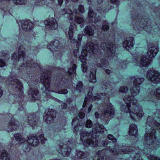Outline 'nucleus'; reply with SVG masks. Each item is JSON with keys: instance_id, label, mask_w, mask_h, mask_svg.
<instances>
[{"instance_id": "79ce46f5", "label": "nucleus", "mask_w": 160, "mask_h": 160, "mask_svg": "<svg viewBox=\"0 0 160 160\" xmlns=\"http://www.w3.org/2000/svg\"><path fill=\"white\" fill-rule=\"evenodd\" d=\"M76 66L75 64H73L72 67V68L68 69V74L69 75H71L72 74H76Z\"/></svg>"}, {"instance_id": "9d476101", "label": "nucleus", "mask_w": 160, "mask_h": 160, "mask_svg": "<svg viewBox=\"0 0 160 160\" xmlns=\"http://www.w3.org/2000/svg\"><path fill=\"white\" fill-rule=\"evenodd\" d=\"M56 114V112L53 109H49L45 115L44 116L43 120L47 124H51L53 122Z\"/></svg>"}, {"instance_id": "20e7f679", "label": "nucleus", "mask_w": 160, "mask_h": 160, "mask_svg": "<svg viewBox=\"0 0 160 160\" xmlns=\"http://www.w3.org/2000/svg\"><path fill=\"white\" fill-rule=\"evenodd\" d=\"M132 16V24L135 30L139 29L141 28H144L147 25L148 19L142 18L137 11H135L131 12Z\"/></svg>"}, {"instance_id": "f03ea898", "label": "nucleus", "mask_w": 160, "mask_h": 160, "mask_svg": "<svg viewBox=\"0 0 160 160\" xmlns=\"http://www.w3.org/2000/svg\"><path fill=\"white\" fill-rule=\"evenodd\" d=\"M133 98L131 96H125L123 100L126 105H121L120 110L124 112H128L131 119L135 120L136 116L141 118L143 116L144 113L142 107L138 103L137 100L132 99Z\"/></svg>"}, {"instance_id": "a18cd8bd", "label": "nucleus", "mask_w": 160, "mask_h": 160, "mask_svg": "<svg viewBox=\"0 0 160 160\" xmlns=\"http://www.w3.org/2000/svg\"><path fill=\"white\" fill-rule=\"evenodd\" d=\"M108 23L106 21L103 22L102 24V29L105 31H107L109 29Z\"/></svg>"}, {"instance_id": "7c9ffc66", "label": "nucleus", "mask_w": 160, "mask_h": 160, "mask_svg": "<svg viewBox=\"0 0 160 160\" xmlns=\"http://www.w3.org/2000/svg\"><path fill=\"white\" fill-rule=\"evenodd\" d=\"M74 26L72 25L70 26L68 31V35L70 40L72 43H74L76 42L75 40L73 37Z\"/></svg>"}, {"instance_id": "774afa93", "label": "nucleus", "mask_w": 160, "mask_h": 160, "mask_svg": "<svg viewBox=\"0 0 160 160\" xmlns=\"http://www.w3.org/2000/svg\"><path fill=\"white\" fill-rule=\"evenodd\" d=\"M94 115L96 118H98L100 117L99 114L98 112L95 113Z\"/></svg>"}, {"instance_id": "e2e57ef3", "label": "nucleus", "mask_w": 160, "mask_h": 160, "mask_svg": "<svg viewBox=\"0 0 160 160\" xmlns=\"http://www.w3.org/2000/svg\"><path fill=\"white\" fill-rule=\"evenodd\" d=\"M78 116L80 118H83L85 117V114L83 112H80L79 113Z\"/></svg>"}, {"instance_id": "de8ad7c7", "label": "nucleus", "mask_w": 160, "mask_h": 160, "mask_svg": "<svg viewBox=\"0 0 160 160\" xmlns=\"http://www.w3.org/2000/svg\"><path fill=\"white\" fill-rule=\"evenodd\" d=\"M128 90V89L127 87H121L119 89V92H120L126 93Z\"/></svg>"}, {"instance_id": "37998d69", "label": "nucleus", "mask_w": 160, "mask_h": 160, "mask_svg": "<svg viewBox=\"0 0 160 160\" xmlns=\"http://www.w3.org/2000/svg\"><path fill=\"white\" fill-rule=\"evenodd\" d=\"M71 82L70 79H68L66 78H62L61 80L60 81V83L62 84V85L64 87H67V85L69 83Z\"/></svg>"}, {"instance_id": "5701e85b", "label": "nucleus", "mask_w": 160, "mask_h": 160, "mask_svg": "<svg viewBox=\"0 0 160 160\" xmlns=\"http://www.w3.org/2000/svg\"><path fill=\"white\" fill-rule=\"evenodd\" d=\"M22 28L25 31H31L33 27V24L29 20H27L22 23Z\"/></svg>"}, {"instance_id": "ddd939ff", "label": "nucleus", "mask_w": 160, "mask_h": 160, "mask_svg": "<svg viewBox=\"0 0 160 160\" xmlns=\"http://www.w3.org/2000/svg\"><path fill=\"white\" fill-rule=\"evenodd\" d=\"M101 48L104 51H107L108 55L110 56L113 55L115 50V47L112 43L106 44L102 43L101 45Z\"/></svg>"}, {"instance_id": "69168bd1", "label": "nucleus", "mask_w": 160, "mask_h": 160, "mask_svg": "<svg viewBox=\"0 0 160 160\" xmlns=\"http://www.w3.org/2000/svg\"><path fill=\"white\" fill-rule=\"evenodd\" d=\"M87 100H88L87 98H85L84 102L83 104V105H82V107L83 108L85 107L87 105Z\"/></svg>"}, {"instance_id": "39448f33", "label": "nucleus", "mask_w": 160, "mask_h": 160, "mask_svg": "<svg viewBox=\"0 0 160 160\" xmlns=\"http://www.w3.org/2000/svg\"><path fill=\"white\" fill-rule=\"evenodd\" d=\"M92 133H93V131L92 133L85 131L80 132V139L84 146L86 147H95L98 145V141L95 138L87 139V138L91 136Z\"/></svg>"}, {"instance_id": "c9c22d12", "label": "nucleus", "mask_w": 160, "mask_h": 160, "mask_svg": "<svg viewBox=\"0 0 160 160\" xmlns=\"http://www.w3.org/2000/svg\"><path fill=\"white\" fill-rule=\"evenodd\" d=\"M76 152L77 156L80 158H86L88 155V153L81 151L77 150Z\"/></svg>"}, {"instance_id": "a19ab883", "label": "nucleus", "mask_w": 160, "mask_h": 160, "mask_svg": "<svg viewBox=\"0 0 160 160\" xmlns=\"http://www.w3.org/2000/svg\"><path fill=\"white\" fill-rule=\"evenodd\" d=\"M75 20L77 23L81 24L80 26L81 28L83 27L84 25L83 23L84 20L82 18L79 17H75Z\"/></svg>"}, {"instance_id": "dca6fc26", "label": "nucleus", "mask_w": 160, "mask_h": 160, "mask_svg": "<svg viewBox=\"0 0 160 160\" xmlns=\"http://www.w3.org/2000/svg\"><path fill=\"white\" fill-rule=\"evenodd\" d=\"M38 119V116L36 114H29L28 116V122L32 127H34L37 124Z\"/></svg>"}, {"instance_id": "052dcab7", "label": "nucleus", "mask_w": 160, "mask_h": 160, "mask_svg": "<svg viewBox=\"0 0 160 160\" xmlns=\"http://www.w3.org/2000/svg\"><path fill=\"white\" fill-rule=\"evenodd\" d=\"M78 10L81 12H84V9L83 6L81 5H80L78 7Z\"/></svg>"}, {"instance_id": "e433bc0d", "label": "nucleus", "mask_w": 160, "mask_h": 160, "mask_svg": "<svg viewBox=\"0 0 160 160\" xmlns=\"http://www.w3.org/2000/svg\"><path fill=\"white\" fill-rule=\"evenodd\" d=\"M96 154L98 156V158L97 160H104L103 156L104 155V150H102L101 151H98L96 153Z\"/></svg>"}, {"instance_id": "4c0bfd02", "label": "nucleus", "mask_w": 160, "mask_h": 160, "mask_svg": "<svg viewBox=\"0 0 160 160\" xmlns=\"http://www.w3.org/2000/svg\"><path fill=\"white\" fill-rule=\"evenodd\" d=\"M94 72H91L90 73L89 81L91 82L94 83L96 82V78L95 75V71H93Z\"/></svg>"}, {"instance_id": "c756f323", "label": "nucleus", "mask_w": 160, "mask_h": 160, "mask_svg": "<svg viewBox=\"0 0 160 160\" xmlns=\"http://www.w3.org/2000/svg\"><path fill=\"white\" fill-rule=\"evenodd\" d=\"M148 92L151 95H155L156 98L160 100V87H159L154 90L149 88L148 90Z\"/></svg>"}, {"instance_id": "2eb2a0df", "label": "nucleus", "mask_w": 160, "mask_h": 160, "mask_svg": "<svg viewBox=\"0 0 160 160\" xmlns=\"http://www.w3.org/2000/svg\"><path fill=\"white\" fill-rule=\"evenodd\" d=\"M99 48V45H94V44L91 42H88L87 44L84 46L83 50L89 53L92 52L93 54L95 53L96 51Z\"/></svg>"}, {"instance_id": "58836bf2", "label": "nucleus", "mask_w": 160, "mask_h": 160, "mask_svg": "<svg viewBox=\"0 0 160 160\" xmlns=\"http://www.w3.org/2000/svg\"><path fill=\"white\" fill-rule=\"evenodd\" d=\"M107 97V94L105 93H101L97 94L94 97V100L101 99H104Z\"/></svg>"}, {"instance_id": "6e6552de", "label": "nucleus", "mask_w": 160, "mask_h": 160, "mask_svg": "<svg viewBox=\"0 0 160 160\" xmlns=\"http://www.w3.org/2000/svg\"><path fill=\"white\" fill-rule=\"evenodd\" d=\"M147 78L151 82L157 83L160 82V74L153 69L148 70L146 75Z\"/></svg>"}, {"instance_id": "1a4fd4ad", "label": "nucleus", "mask_w": 160, "mask_h": 160, "mask_svg": "<svg viewBox=\"0 0 160 160\" xmlns=\"http://www.w3.org/2000/svg\"><path fill=\"white\" fill-rule=\"evenodd\" d=\"M50 76L48 75L46 72H45L43 73L41 76V81L42 82L44 88L45 89V90L44 91L45 93H47L48 91L51 92L50 90H49L50 87ZM51 92H53L52 91Z\"/></svg>"}, {"instance_id": "6e6d98bb", "label": "nucleus", "mask_w": 160, "mask_h": 160, "mask_svg": "<svg viewBox=\"0 0 160 160\" xmlns=\"http://www.w3.org/2000/svg\"><path fill=\"white\" fill-rule=\"evenodd\" d=\"M14 137L16 140L18 142L20 139L21 138L22 136L21 134L19 133H17L14 135Z\"/></svg>"}, {"instance_id": "7ed1b4c3", "label": "nucleus", "mask_w": 160, "mask_h": 160, "mask_svg": "<svg viewBox=\"0 0 160 160\" xmlns=\"http://www.w3.org/2000/svg\"><path fill=\"white\" fill-rule=\"evenodd\" d=\"M12 59L13 61V64L20 65V67L19 68L20 70H21L22 68L23 69L24 68L26 67L36 66L34 64L32 65V63L26 62V61H25L26 55L24 51L21 48L19 49L17 53L14 52L12 55Z\"/></svg>"}, {"instance_id": "bb28decb", "label": "nucleus", "mask_w": 160, "mask_h": 160, "mask_svg": "<svg viewBox=\"0 0 160 160\" xmlns=\"http://www.w3.org/2000/svg\"><path fill=\"white\" fill-rule=\"evenodd\" d=\"M138 131V128L136 125L134 124H131L129 127V135L131 136H134L136 137Z\"/></svg>"}, {"instance_id": "bf43d9fd", "label": "nucleus", "mask_w": 160, "mask_h": 160, "mask_svg": "<svg viewBox=\"0 0 160 160\" xmlns=\"http://www.w3.org/2000/svg\"><path fill=\"white\" fill-rule=\"evenodd\" d=\"M68 93V91L67 89H64L61 91H59L58 93L60 94H66Z\"/></svg>"}, {"instance_id": "0e129e2a", "label": "nucleus", "mask_w": 160, "mask_h": 160, "mask_svg": "<svg viewBox=\"0 0 160 160\" xmlns=\"http://www.w3.org/2000/svg\"><path fill=\"white\" fill-rule=\"evenodd\" d=\"M26 141V139L25 138H23L22 137L18 141V143L21 144L24 142Z\"/></svg>"}, {"instance_id": "6ab92c4d", "label": "nucleus", "mask_w": 160, "mask_h": 160, "mask_svg": "<svg viewBox=\"0 0 160 160\" xmlns=\"http://www.w3.org/2000/svg\"><path fill=\"white\" fill-rule=\"evenodd\" d=\"M19 125V123L17 120L12 118L8 123L6 130L9 132L16 130L18 127Z\"/></svg>"}, {"instance_id": "423d86ee", "label": "nucleus", "mask_w": 160, "mask_h": 160, "mask_svg": "<svg viewBox=\"0 0 160 160\" xmlns=\"http://www.w3.org/2000/svg\"><path fill=\"white\" fill-rule=\"evenodd\" d=\"M114 111L112 104L110 103H108L107 107L104 108L101 117L106 124L108 123L110 117L112 118L114 116Z\"/></svg>"}, {"instance_id": "cd10ccee", "label": "nucleus", "mask_w": 160, "mask_h": 160, "mask_svg": "<svg viewBox=\"0 0 160 160\" xmlns=\"http://www.w3.org/2000/svg\"><path fill=\"white\" fill-rule=\"evenodd\" d=\"M94 33L93 30L92 29L91 27L89 26H86L84 28L82 32L83 35H88L89 36H92Z\"/></svg>"}, {"instance_id": "3c124183", "label": "nucleus", "mask_w": 160, "mask_h": 160, "mask_svg": "<svg viewBox=\"0 0 160 160\" xmlns=\"http://www.w3.org/2000/svg\"><path fill=\"white\" fill-rule=\"evenodd\" d=\"M92 126V122L90 120H87L86 122V127L87 128H90Z\"/></svg>"}, {"instance_id": "ea45409f", "label": "nucleus", "mask_w": 160, "mask_h": 160, "mask_svg": "<svg viewBox=\"0 0 160 160\" xmlns=\"http://www.w3.org/2000/svg\"><path fill=\"white\" fill-rule=\"evenodd\" d=\"M76 90L78 91V92H81L83 90V85L81 82L79 81L77 84L76 88Z\"/></svg>"}, {"instance_id": "603ef678", "label": "nucleus", "mask_w": 160, "mask_h": 160, "mask_svg": "<svg viewBox=\"0 0 160 160\" xmlns=\"http://www.w3.org/2000/svg\"><path fill=\"white\" fill-rule=\"evenodd\" d=\"M133 160H142L139 153H137L135 155Z\"/></svg>"}, {"instance_id": "4be33fe9", "label": "nucleus", "mask_w": 160, "mask_h": 160, "mask_svg": "<svg viewBox=\"0 0 160 160\" xmlns=\"http://www.w3.org/2000/svg\"><path fill=\"white\" fill-rule=\"evenodd\" d=\"M28 138L27 142L30 146L36 147L39 143L38 138L36 136H29Z\"/></svg>"}, {"instance_id": "f257e3e1", "label": "nucleus", "mask_w": 160, "mask_h": 160, "mask_svg": "<svg viewBox=\"0 0 160 160\" xmlns=\"http://www.w3.org/2000/svg\"><path fill=\"white\" fill-rule=\"evenodd\" d=\"M147 126L148 125V128H147L146 133L144 136V139L147 145L145 148H139L141 151H143V152L147 155V157L149 160H160V157L155 155L152 156L149 155L153 150H155L158 147V144L156 140L155 136V130L152 127L156 126L158 128H160V123H158L154 120L151 116H148L146 122Z\"/></svg>"}, {"instance_id": "49530a36", "label": "nucleus", "mask_w": 160, "mask_h": 160, "mask_svg": "<svg viewBox=\"0 0 160 160\" xmlns=\"http://www.w3.org/2000/svg\"><path fill=\"white\" fill-rule=\"evenodd\" d=\"M67 144L70 147H72V148H74L76 147V142L75 141H73L72 139H70L68 140Z\"/></svg>"}, {"instance_id": "680f3d73", "label": "nucleus", "mask_w": 160, "mask_h": 160, "mask_svg": "<svg viewBox=\"0 0 160 160\" xmlns=\"http://www.w3.org/2000/svg\"><path fill=\"white\" fill-rule=\"evenodd\" d=\"M78 49H75L73 51V54L74 56L77 57L78 56Z\"/></svg>"}, {"instance_id": "864d4df0", "label": "nucleus", "mask_w": 160, "mask_h": 160, "mask_svg": "<svg viewBox=\"0 0 160 160\" xmlns=\"http://www.w3.org/2000/svg\"><path fill=\"white\" fill-rule=\"evenodd\" d=\"M13 3L16 5H22L25 3V1H13Z\"/></svg>"}, {"instance_id": "13d9d810", "label": "nucleus", "mask_w": 160, "mask_h": 160, "mask_svg": "<svg viewBox=\"0 0 160 160\" xmlns=\"http://www.w3.org/2000/svg\"><path fill=\"white\" fill-rule=\"evenodd\" d=\"M155 114L157 117L160 118V110H156Z\"/></svg>"}, {"instance_id": "0eeeda50", "label": "nucleus", "mask_w": 160, "mask_h": 160, "mask_svg": "<svg viewBox=\"0 0 160 160\" xmlns=\"http://www.w3.org/2000/svg\"><path fill=\"white\" fill-rule=\"evenodd\" d=\"M119 148L118 145H116L114 146V148L113 150L110 149V147H108L107 149L115 155H117L119 153L121 154H125L135 150L134 148L131 147H128L127 146L120 147V148Z\"/></svg>"}, {"instance_id": "9b49d317", "label": "nucleus", "mask_w": 160, "mask_h": 160, "mask_svg": "<svg viewBox=\"0 0 160 160\" xmlns=\"http://www.w3.org/2000/svg\"><path fill=\"white\" fill-rule=\"evenodd\" d=\"M140 58V60L139 61L138 58H135L134 62L136 63V65L139 66L141 67H148L150 64L149 59H148L146 58V56L141 55L139 56Z\"/></svg>"}, {"instance_id": "a878e982", "label": "nucleus", "mask_w": 160, "mask_h": 160, "mask_svg": "<svg viewBox=\"0 0 160 160\" xmlns=\"http://www.w3.org/2000/svg\"><path fill=\"white\" fill-rule=\"evenodd\" d=\"M87 55L86 53L84 54V55H82L79 56V59L80 61L83 63L82 64V68L83 72H86L87 71V67L86 65V57Z\"/></svg>"}, {"instance_id": "5fc2aeb1", "label": "nucleus", "mask_w": 160, "mask_h": 160, "mask_svg": "<svg viewBox=\"0 0 160 160\" xmlns=\"http://www.w3.org/2000/svg\"><path fill=\"white\" fill-rule=\"evenodd\" d=\"M93 11L92 10V8L89 7V11L88 12V16L89 18H91L93 16Z\"/></svg>"}, {"instance_id": "c03bdc74", "label": "nucleus", "mask_w": 160, "mask_h": 160, "mask_svg": "<svg viewBox=\"0 0 160 160\" xmlns=\"http://www.w3.org/2000/svg\"><path fill=\"white\" fill-rule=\"evenodd\" d=\"M66 9V14L68 15L67 17H68L69 16V17H68V19L69 20H72L73 18V15L72 11L71 10L68 9Z\"/></svg>"}, {"instance_id": "a211bd4d", "label": "nucleus", "mask_w": 160, "mask_h": 160, "mask_svg": "<svg viewBox=\"0 0 160 160\" xmlns=\"http://www.w3.org/2000/svg\"><path fill=\"white\" fill-rule=\"evenodd\" d=\"M158 52V48L156 46H151L148 48L147 55L150 60H152L153 59L156 55Z\"/></svg>"}, {"instance_id": "b1692460", "label": "nucleus", "mask_w": 160, "mask_h": 160, "mask_svg": "<svg viewBox=\"0 0 160 160\" xmlns=\"http://www.w3.org/2000/svg\"><path fill=\"white\" fill-rule=\"evenodd\" d=\"M28 93L34 100L38 99L39 98V92L36 89L31 88L28 90Z\"/></svg>"}, {"instance_id": "4468645a", "label": "nucleus", "mask_w": 160, "mask_h": 160, "mask_svg": "<svg viewBox=\"0 0 160 160\" xmlns=\"http://www.w3.org/2000/svg\"><path fill=\"white\" fill-rule=\"evenodd\" d=\"M8 82L9 84L12 85L13 88L16 91L22 92L23 87L20 81L17 79L10 78Z\"/></svg>"}, {"instance_id": "f8f14e48", "label": "nucleus", "mask_w": 160, "mask_h": 160, "mask_svg": "<svg viewBox=\"0 0 160 160\" xmlns=\"http://www.w3.org/2000/svg\"><path fill=\"white\" fill-rule=\"evenodd\" d=\"M57 150L63 156H68L70 154L71 149L67 145L61 143L57 148Z\"/></svg>"}, {"instance_id": "4d7b16f0", "label": "nucleus", "mask_w": 160, "mask_h": 160, "mask_svg": "<svg viewBox=\"0 0 160 160\" xmlns=\"http://www.w3.org/2000/svg\"><path fill=\"white\" fill-rule=\"evenodd\" d=\"M6 64L5 61L2 59H0V67H2L6 66Z\"/></svg>"}, {"instance_id": "338daca9", "label": "nucleus", "mask_w": 160, "mask_h": 160, "mask_svg": "<svg viewBox=\"0 0 160 160\" xmlns=\"http://www.w3.org/2000/svg\"><path fill=\"white\" fill-rule=\"evenodd\" d=\"M61 14L62 15H65L66 14V9H63L61 11Z\"/></svg>"}, {"instance_id": "f704fd0d", "label": "nucleus", "mask_w": 160, "mask_h": 160, "mask_svg": "<svg viewBox=\"0 0 160 160\" xmlns=\"http://www.w3.org/2000/svg\"><path fill=\"white\" fill-rule=\"evenodd\" d=\"M100 62V63H98L97 64V66L99 67L104 68L108 66L109 64L108 62L104 58L102 59Z\"/></svg>"}, {"instance_id": "2f4dec72", "label": "nucleus", "mask_w": 160, "mask_h": 160, "mask_svg": "<svg viewBox=\"0 0 160 160\" xmlns=\"http://www.w3.org/2000/svg\"><path fill=\"white\" fill-rule=\"evenodd\" d=\"M140 91V88L139 86H134L131 90V93L133 96H129L130 97V96L132 97L133 98H132V99H134V100H136L133 97L135 96L138 95Z\"/></svg>"}, {"instance_id": "393cba45", "label": "nucleus", "mask_w": 160, "mask_h": 160, "mask_svg": "<svg viewBox=\"0 0 160 160\" xmlns=\"http://www.w3.org/2000/svg\"><path fill=\"white\" fill-rule=\"evenodd\" d=\"M133 38L130 37L128 40L125 41L123 43V47L127 50L130 49L132 48L134 44Z\"/></svg>"}, {"instance_id": "f3484780", "label": "nucleus", "mask_w": 160, "mask_h": 160, "mask_svg": "<svg viewBox=\"0 0 160 160\" xmlns=\"http://www.w3.org/2000/svg\"><path fill=\"white\" fill-rule=\"evenodd\" d=\"M46 27L50 29L55 30L57 28L58 25L56 20L53 18H49L45 22Z\"/></svg>"}, {"instance_id": "72a5a7b5", "label": "nucleus", "mask_w": 160, "mask_h": 160, "mask_svg": "<svg viewBox=\"0 0 160 160\" xmlns=\"http://www.w3.org/2000/svg\"><path fill=\"white\" fill-rule=\"evenodd\" d=\"M106 130V129L103 125L98 123H97L96 127V131L97 132L102 133Z\"/></svg>"}, {"instance_id": "412c9836", "label": "nucleus", "mask_w": 160, "mask_h": 160, "mask_svg": "<svg viewBox=\"0 0 160 160\" xmlns=\"http://www.w3.org/2000/svg\"><path fill=\"white\" fill-rule=\"evenodd\" d=\"M130 79L131 80H133V85L137 86L141 85L144 80V78L139 77L138 76H131L130 77Z\"/></svg>"}, {"instance_id": "473e14b6", "label": "nucleus", "mask_w": 160, "mask_h": 160, "mask_svg": "<svg viewBox=\"0 0 160 160\" xmlns=\"http://www.w3.org/2000/svg\"><path fill=\"white\" fill-rule=\"evenodd\" d=\"M10 158V155L6 151H0V159L2 160H9Z\"/></svg>"}, {"instance_id": "8fccbe9b", "label": "nucleus", "mask_w": 160, "mask_h": 160, "mask_svg": "<svg viewBox=\"0 0 160 160\" xmlns=\"http://www.w3.org/2000/svg\"><path fill=\"white\" fill-rule=\"evenodd\" d=\"M39 140L41 141V143L42 144H44V142L46 140H47V139H46L44 136V134H41L39 135Z\"/></svg>"}, {"instance_id": "c85d7f7f", "label": "nucleus", "mask_w": 160, "mask_h": 160, "mask_svg": "<svg viewBox=\"0 0 160 160\" xmlns=\"http://www.w3.org/2000/svg\"><path fill=\"white\" fill-rule=\"evenodd\" d=\"M72 125L74 128V130L78 131L79 128V126H82V123H79V120L78 117L73 118L72 122Z\"/></svg>"}, {"instance_id": "aec40b11", "label": "nucleus", "mask_w": 160, "mask_h": 160, "mask_svg": "<svg viewBox=\"0 0 160 160\" xmlns=\"http://www.w3.org/2000/svg\"><path fill=\"white\" fill-rule=\"evenodd\" d=\"M61 47L59 41L58 40L52 41L47 46V48L52 52L58 50Z\"/></svg>"}, {"instance_id": "09e8293b", "label": "nucleus", "mask_w": 160, "mask_h": 160, "mask_svg": "<svg viewBox=\"0 0 160 160\" xmlns=\"http://www.w3.org/2000/svg\"><path fill=\"white\" fill-rule=\"evenodd\" d=\"M107 138L108 139L112 141L113 143L116 142H117V139L116 138H114L112 134H108V136Z\"/></svg>"}]
</instances>
